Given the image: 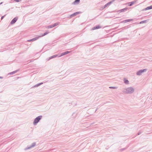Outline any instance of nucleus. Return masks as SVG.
<instances>
[{
  "instance_id": "a878e982",
  "label": "nucleus",
  "mask_w": 152,
  "mask_h": 152,
  "mask_svg": "<svg viewBox=\"0 0 152 152\" xmlns=\"http://www.w3.org/2000/svg\"><path fill=\"white\" fill-rule=\"evenodd\" d=\"M108 5H107V4H106L104 6V7L103 8V9H104L105 8H106L107 6H108Z\"/></svg>"
},
{
  "instance_id": "20e7f679",
  "label": "nucleus",
  "mask_w": 152,
  "mask_h": 152,
  "mask_svg": "<svg viewBox=\"0 0 152 152\" xmlns=\"http://www.w3.org/2000/svg\"><path fill=\"white\" fill-rule=\"evenodd\" d=\"M18 19V17H15L10 22V24H13L15 23Z\"/></svg>"
},
{
  "instance_id": "5701e85b",
  "label": "nucleus",
  "mask_w": 152,
  "mask_h": 152,
  "mask_svg": "<svg viewBox=\"0 0 152 152\" xmlns=\"http://www.w3.org/2000/svg\"><path fill=\"white\" fill-rule=\"evenodd\" d=\"M115 1V0H112L110 1L108 3L110 4V5L112 3H113Z\"/></svg>"
},
{
  "instance_id": "9b49d317",
  "label": "nucleus",
  "mask_w": 152,
  "mask_h": 152,
  "mask_svg": "<svg viewBox=\"0 0 152 152\" xmlns=\"http://www.w3.org/2000/svg\"><path fill=\"white\" fill-rule=\"evenodd\" d=\"M100 28H101V27L99 26L98 25V26H95L92 29V30H95L96 29H99Z\"/></svg>"
},
{
  "instance_id": "6ab92c4d",
  "label": "nucleus",
  "mask_w": 152,
  "mask_h": 152,
  "mask_svg": "<svg viewBox=\"0 0 152 152\" xmlns=\"http://www.w3.org/2000/svg\"><path fill=\"white\" fill-rule=\"evenodd\" d=\"M49 33V32L48 31H47L45 33H44L41 36H45V35Z\"/></svg>"
},
{
  "instance_id": "7c9ffc66",
  "label": "nucleus",
  "mask_w": 152,
  "mask_h": 152,
  "mask_svg": "<svg viewBox=\"0 0 152 152\" xmlns=\"http://www.w3.org/2000/svg\"><path fill=\"white\" fill-rule=\"evenodd\" d=\"M142 132H139L137 134V135H140V134H141Z\"/></svg>"
},
{
  "instance_id": "473e14b6",
  "label": "nucleus",
  "mask_w": 152,
  "mask_h": 152,
  "mask_svg": "<svg viewBox=\"0 0 152 152\" xmlns=\"http://www.w3.org/2000/svg\"><path fill=\"white\" fill-rule=\"evenodd\" d=\"M0 79H2V78H3V77H1V76H0Z\"/></svg>"
},
{
  "instance_id": "2f4dec72",
  "label": "nucleus",
  "mask_w": 152,
  "mask_h": 152,
  "mask_svg": "<svg viewBox=\"0 0 152 152\" xmlns=\"http://www.w3.org/2000/svg\"><path fill=\"white\" fill-rule=\"evenodd\" d=\"M107 5H108V6H109V5H110V4L109 3H108H108H107Z\"/></svg>"
},
{
  "instance_id": "7ed1b4c3",
  "label": "nucleus",
  "mask_w": 152,
  "mask_h": 152,
  "mask_svg": "<svg viewBox=\"0 0 152 152\" xmlns=\"http://www.w3.org/2000/svg\"><path fill=\"white\" fill-rule=\"evenodd\" d=\"M147 71V69H141L138 71L136 73V74L137 75H140L141 74L144 72H146Z\"/></svg>"
},
{
  "instance_id": "72a5a7b5",
  "label": "nucleus",
  "mask_w": 152,
  "mask_h": 152,
  "mask_svg": "<svg viewBox=\"0 0 152 152\" xmlns=\"http://www.w3.org/2000/svg\"><path fill=\"white\" fill-rule=\"evenodd\" d=\"M98 109V108H96V110H95V112H96L97 111V110Z\"/></svg>"
},
{
  "instance_id": "2eb2a0df",
  "label": "nucleus",
  "mask_w": 152,
  "mask_h": 152,
  "mask_svg": "<svg viewBox=\"0 0 152 152\" xmlns=\"http://www.w3.org/2000/svg\"><path fill=\"white\" fill-rule=\"evenodd\" d=\"M43 84V83H38V84H37L36 85H35L34 86V87H37L41 85L42 84Z\"/></svg>"
},
{
  "instance_id": "9d476101",
  "label": "nucleus",
  "mask_w": 152,
  "mask_h": 152,
  "mask_svg": "<svg viewBox=\"0 0 152 152\" xmlns=\"http://www.w3.org/2000/svg\"><path fill=\"white\" fill-rule=\"evenodd\" d=\"M135 1H134L128 3V5L129 6H131L135 2Z\"/></svg>"
},
{
  "instance_id": "6e6552de",
  "label": "nucleus",
  "mask_w": 152,
  "mask_h": 152,
  "mask_svg": "<svg viewBox=\"0 0 152 152\" xmlns=\"http://www.w3.org/2000/svg\"><path fill=\"white\" fill-rule=\"evenodd\" d=\"M58 56V55H53V56L50 57L49 58H48L47 60H49L51 59L56 57Z\"/></svg>"
},
{
  "instance_id": "f704fd0d",
  "label": "nucleus",
  "mask_w": 152,
  "mask_h": 152,
  "mask_svg": "<svg viewBox=\"0 0 152 152\" xmlns=\"http://www.w3.org/2000/svg\"><path fill=\"white\" fill-rule=\"evenodd\" d=\"M2 2H1V3H0V5L2 3Z\"/></svg>"
},
{
  "instance_id": "f8f14e48",
  "label": "nucleus",
  "mask_w": 152,
  "mask_h": 152,
  "mask_svg": "<svg viewBox=\"0 0 152 152\" xmlns=\"http://www.w3.org/2000/svg\"><path fill=\"white\" fill-rule=\"evenodd\" d=\"M152 9V5L148 7L145 9V10H147Z\"/></svg>"
},
{
  "instance_id": "423d86ee",
  "label": "nucleus",
  "mask_w": 152,
  "mask_h": 152,
  "mask_svg": "<svg viewBox=\"0 0 152 152\" xmlns=\"http://www.w3.org/2000/svg\"><path fill=\"white\" fill-rule=\"evenodd\" d=\"M127 9H128V8L126 7V8H124V9H122L121 10H118V12H125V11H127Z\"/></svg>"
},
{
  "instance_id": "b1692460",
  "label": "nucleus",
  "mask_w": 152,
  "mask_h": 152,
  "mask_svg": "<svg viewBox=\"0 0 152 152\" xmlns=\"http://www.w3.org/2000/svg\"><path fill=\"white\" fill-rule=\"evenodd\" d=\"M115 1V0H112L110 1L108 3L110 4V5L112 3H113Z\"/></svg>"
},
{
  "instance_id": "4be33fe9",
  "label": "nucleus",
  "mask_w": 152,
  "mask_h": 152,
  "mask_svg": "<svg viewBox=\"0 0 152 152\" xmlns=\"http://www.w3.org/2000/svg\"><path fill=\"white\" fill-rule=\"evenodd\" d=\"M66 55V54L65 53V52H63V53H62L61 54V55L58 56V57H60L62 56H64V55Z\"/></svg>"
},
{
  "instance_id": "0eeeda50",
  "label": "nucleus",
  "mask_w": 152,
  "mask_h": 152,
  "mask_svg": "<svg viewBox=\"0 0 152 152\" xmlns=\"http://www.w3.org/2000/svg\"><path fill=\"white\" fill-rule=\"evenodd\" d=\"M38 38H39V37H35L34 38H33L31 39L28 40H27V41L29 42L34 41L37 39H38Z\"/></svg>"
},
{
  "instance_id": "aec40b11",
  "label": "nucleus",
  "mask_w": 152,
  "mask_h": 152,
  "mask_svg": "<svg viewBox=\"0 0 152 152\" xmlns=\"http://www.w3.org/2000/svg\"><path fill=\"white\" fill-rule=\"evenodd\" d=\"M80 0H75L74 2V4H75L79 3L80 2Z\"/></svg>"
},
{
  "instance_id": "1a4fd4ad",
  "label": "nucleus",
  "mask_w": 152,
  "mask_h": 152,
  "mask_svg": "<svg viewBox=\"0 0 152 152\" xmlns=\"http://www.w3.org/2000/svg\"><path fill=\"white\" fill-rule=\"evenodd\" d=\"M80 13V12H75L73 14H71L70 15L71 17H73L74 16H75L76 15L79 14Z\"/></svg>"
},
{
  "instance_id": "dca6fc26",
  "label": "nucleus",
  "mask_w": 152,
  "mask_h": 152,
  "mask_svg": "<svg viewBox=\"0 0 152 152\" xmlns=\"http://www.w3.org/2000/svg\"><path fill=\"white\" fill-rule=\"evenodd\" d=\"M148 21V20H143L142 21H141L140 23V24H142L144 23H145L147 22Z\"/></svg>"
},
{
  "instance_id": "ddd939ff",
  "label": "nucleus",
  "mask_w": 152,
  "mask_h": 152,
  "mask_svg": "<svg viewBox=\"0 0 152 152\" xmlns=\"http://www.w3.org/2000/svg\"><path fill=\"white\" fill-rule=\"evenodd\" d=\"M133 20L132 19H127V20H126L123 21V22L124 23H127L129 21H131L132 20Z\"/></svg>"
},
{
  "instance_id": "412c9836",
  "label": "nucleus",
  "mask_w": 152,
  "mask_h": 152,
  "mask_svg": "<svg viewBox=\"0 0 152 152\" xmlns=\"http://www.w3.org/2000/svg\"><path fill=\"white\" fill-rule=\"evenodd\" d=\"M59 24V22H57V23H55L54 24H53V26H54V27L58 25Z\"/></svg>"
},
{
  "instance_id": "f257e3e1",
  "label": "nucleus",
  "mask_w": 152,
  "mask_h": 152,
  "mask_svg": "<svg viewBox=\"0 0 152 152\" xmlns=\"http://www.w3.org/2000/svg\"><path fill=\"white\" fill-rule=\"evenodd\" d=\"M134 89L132 87L123 88L122 90V92L126 94H131L134 91Z\"/></svg>"
},
{
  "instance_id": "4468645a",
  "label": "nucleus",
  "mask_w": 152,
  "mask_h": 152,
  "mask_svg": "<svg viewBox=\"0 0 152 152\" xmlns=\"http://www.w3.org/2000/svg\"><path fill=\"white\" fill-rule=\"evenodd\" d=\"M124 82L126 84H127L129 83V81L125 78L124 79Z\"/></svg>"
},
{
  "instance_id": "c85d7f7f",
  "label": "nucleus",
  "mask_w": 152,
  "mask_h": 152,
  "mask_svg": "<svg viewBox=\"0 0 152 152\" xmlns=\"http://www.w3.org/2000/svg\"><path fill=\"white\" fill-rule=\"evenodd\" d=\"M14 1L17 2H19L21 0H14Z\"/></svg>"
},
{
  "instance_id": "f3484780",
  "label": "nucleus",
  "mask_w": 152,
  "mask_h": 152,
  "mask_svg": "<svg viewBox=\"0 0 152 152\" xmlns=\"http://www.w3.org/2000/svg\"><path fill=\"white\" fill-rule=\"evenodd\" d=\"M53 27H54V26H53V25H49V26H47L46 28H47L49 29V28H52Z\"/></svg>"
},
{
  "instance_id": "cd10ccee",
  "label": "nucleus",
  "mask_w": 152,
  "mask_h": 152,
  "mask_svg": "<svg viewBox=\"0 0 152 152\" xmlns=\"http://www.w3.org/2000/svg\"><path fill=\"white\" fill-rule=\"evenodd\" d=\"M126 149V148H123L121 149V151H124V150H125Z\"/></svg>"
},
{
  "instance_id": "39448f33",
  "label": "nucleus",
  "mask_w": 152,
  "mask_h": 152,
  "mask_svg": "<svg viewBox=\"0 0 152 152\" xmlns=\"http://www.w3.org/2000/svg\"><path fill=\"white\" fill-rule=\"evenodd\" d=\"M36 145V142H33L32 143V144H31V145L29 147H28V148H25V150H27L28 149H29L35 146Z\"/></svg>"
},
{
  "instance_id": "a211bd4d",
  "label": "nucleus",
  "mask_w": 152,
  "mask_h": 152,
  "mask_svg": "<svg viewBox=\"0 0 152 152\" xmlns=\"http://www.w3.org/2000/svg\"><path fill=\"white\" fill-rule=\"evenodd\" d=\"M18 71V70H17L15 71H14L11 72H10V75H13V74H14L15 73L17 72Z\"/></svg>"
},
{
  "instance_id": "c756f323",
  "label": "nucleus",
  "mask_w": 152,
  "mask_h": 152,
  "mask_svg": "<svg viewBox=\"0 0 152 152\" xmlns=\"http://www.w3.org/2000/svg\"><path fill=\"white\" fill-rule=\"evenodd\" d=\"M5 16V15H4V16H2L1 18V20H2Z\"/></svg>"
},
{
  "instance_id": "393cba45",
  "label": "nucleus",
  "mask_w": 152,
  "mask_h": 152,
  "mask_svg": "<svg viewBox=\"0 0 152 152\" xmlns=\"http://www.w3.org/2000/svg\"><path fill=\"white\" fill-rule=\"evenodd\" d=\"M109 88L110 89H114L116 88V87H115L112 86V87H110Z\"/></svg>"
},
{
  "instance_id": "c9c22d12",
  "label": "nucleus",
  "mask_w": 152,
  "mask_h": 152,
  "mask_svg": "<svg viewBox=\"0 0 152 152\" xmlns=\"http://www.w3.org/2000/svg\"><path fill=\"white\" fill-rule=\"evenodd\" d=\"M94 124V123H92L91 124Z\"/></svg>"
},
{
  "instance_id": "bb28decb",
  "label": "nucleus",
  "mask_w": 152,
  "mask_h": 152,
  "mask_svg": "<svg viewBox=\"0 0 152 152\" xmlns=\"http://www.w3.org/2000/svg\"><path fill=\"white\" fill-rule=\"evenodd\" d=\"M70 51H66L65 52V54H68L69 53H70Z\"/></svg>"
},
{
  "instance_id": "f03ea898",
  "label": "nucleus",
  "mask_w": 152,
  "mask_h": 152,
  "mask_svg": "<svg viewBox=\"0 0 152 152\" xmlns=\"http://www.w3.org/2000/svg\"><path fill=\"white\" fill-rule=\"evenodd\" d=\"M42 115L36 117L34 120L33 124L34 125H37V124L39 121L42 118Z\"/></svg>"
}]
</instances>
